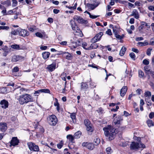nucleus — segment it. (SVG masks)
<instances>
[{"mask_svg":"<svg viewBox=\"0 0 154 154\" xmlns=\"http://www.w3.org/2000/svg\"><path fill=\"white\" fill-rule=\"evenodd\" d=\"M105 136L108 138L109 140H113L116 134V129L112 126L109 125L103 128Z\"/></svg>","mask_w":154,"mask_h":154,"instance_id":"1","label":"nucleus"},{"mask_svg":"<svg viewBox=\"0 0 154 154\" xmlns=\"http://www.w3.org/2000/svg\"><path fill=\"white\" fill-rule=\"evenodd\" d=\"M17 100L19 103L21 105L26 104L29 102L33 101V98L32 96L28 94H26L19 96Z\"/></svg>","mask_w":154,"mask_h":154,"instance_id":"2","label":"nucleus"},{"mask_svg":"<svg viewBox=\"0 0 154 154\" xmlns=\"http://www.w3.org/2000/svg\"><path fill=\"white\" fill-rule=\"evenodd\" d=\"M70 23L71 25L72 29L74 31H75V35H78L80 37H82L83 34L82 32L80 30L75 22L72 20L70 21Z\"/></svg>","mask_w":154,"mask_h":154,"instance_id":"3","label":"nucleus"},{"mask_svg":"<svg viewBox=\"0 0 154 154\" xmlns=\"http://www.w3.org/2000/svg\"><path fill=\"white\" fill-rule=\"evenodd\" d=\"M145 147V146L142 143H139L134 142H132L130 144V148L132 150L137 151L140 148H144Z\"/></svg>","mask_w":154,"mask_h":154,"instance_id":"4","label":"nucleus"},{"mask_svg":"<svg viewBox=\"0 0 154 154\" xmlns=\"http://www.w3.org/2000/svg\"><path fill=\"white\" fill-rule=\"evenodd\" d=\"M47 120L49 124L53 126L56 125L58 121L57 117L54 115L49 116L48 117Z\"/></svg>","mask_w":154,"mask_h":154,"instance_id":"5","label":"nucleus"},{"mask_svg":"<svg viewBox=\"0 0 154 154\" xmlns=\"http://www.w3.org/2000/svg\"><path fill=\"white\" fill-rule=\"evenodd\" d=\"M93 2H95L94 4L88 3L86 5V6L90 10H94L101 3V1H99L96 2L94 1Z\"/></svg>","mask_w":154,"mask_h":154,"instance_id":"6","label":"nucleus"},{"mask_svg":"<svg viewBox=\"0 0 154 154\" xmlns=\"http://www.w3.org/2000/svg\"><path fill=\"white\" fill-rule=\"evenodd\" d=\"M84 124L86 127V130L88 131L92 132L93 129L92 127V125L89 120L88 119H86L84 120Z\"/></svg>","mask_w":154,"mask_h":154,"instance_id":"7","label":"nucleus"},{"mask_svg":"<svg viewBox=\"0 0 154 154\" xmlns=\"http://www.w3.org/2000/svg\"><path fill=\"white\" fill-rule=\"evenodd\" d=\"M27 145L30 150L35 151H39V149L38 146L34 143L32 142L29 143H27Z\"/></svg>","mask_w":154,"mask_h":154,"instance_id":"8","label":"nucleus"},{"mask_svg":"<svg viewBox=\"0 0 154 154\" xmlns=\"http://www.w3.org/2000/svg\"><path fill=\"white\" fill-rule=\"evenodd\" d=\"M73 18L79 23L82 24H86L88 23L87 20H84L82 17L77 15H75Z\"/></svg>","mask_w":154,"mask_h":154,"instance_id":"9","label":"nucleus"},{"mask_svg":"<svg viewBox=\"0 0 154 154\" xmlns=\"http://www.w3.org/2000/svg\"><path fill=\"white\" fill-rule=\"evenodd\" d=\"M103 35V32H99L91 40V43H95L100 40L101 38Z\"/></svg>","mask_w":154,"mask_h":154,"instance_id":"10","label":"nucleus"},{"mask_svg":"<svg viewBox=\"0 0 154 154\" xmlns=\"http://www.w3.org/2000/svg\"><path fill=\"white\" fill-rule=\"evenodd\" d=\"M19 35L23 36H26L29 35V32L26 29H21L20 28L17 29Z\"/></svg>","mask_w":154,"mask_h":154,"instance_id":"11","label":"nucleus"},{"mask_svg":"<svg viewBox=\"0 0 154 154\" xmlns=\"http://www.w3.org/2000/svg\"><path fill=\"white\" fill-rule=\"evenodd\" d=\"M19 143V140L17 139L16 137H14L12 138V139L10 142V145L11 147L12 146H15L17 145Z\"/></svg>","mask_w":154,"mask_h":154,"instance_id":"12","label":"nucleus"},{"mask_svg":"<svg viewBox=\"0 0 154 154\" xmlns=\"http://www.w3.org/2000/svg\"><path fill=\"white\" fill-rule=\"evenodd\" d=\"M24 57L19 55H14L11 58V61L13 62H16L20 60H24Z\"/></svg>","mask_w":154,"mask_h":154,"instance_id":"13","label":"nucleus"},{"mask_svg":"<svg viewBox=\"0 0 154 154\" xmlns=\"http://www.w3.org/2000/svg\"><path fill=\"white\" fill-rule=\"evenodd\" d=\"M56 63L54 62L51 64L48 65L46 69L49 71L52 72L54 71L56 68Z\"/></svg>","mask_w":154,"mask_h":154,"instance_id":"14","label":"nucleus"},{"mask_svg":"<svg viewBox=\"0 0 154 154\" xmlns=\"http://www.w3.org/2000/svg\"><path fill=\"white\" fill-rule=\"evenodd\" d=\"M82 145L83 146H86L88 149L91 150L93 149L94 146L92 143L83 142Z\"/></svg>","mask_w":154,"mask_h":154,"instance_id":"15","label":"nucleus"},{"mask_svg":"<svg viewBox=\"0 0 154 154\" xmlns=\"http://www.w3.org/2000/svg\"><path fill=\"white\" fill-rule=\"evenodd\" d=\"M2 108L5 109L8 106V102L5 100H3L1 101L0 103Z\"/></svg>","mask_w":154,"mask_h":154,"instance_id":"16","label":"nucleus"},{"mask_svg":"<svg viewBox=\"0 0 154 154\" xmlns=\"http://www.w3.org/2000/svg\"><path fill=\"white\" fill-rule=\"evenodd\" d=\"M122 120V119L121 116H118L114 119L113 122L116 125L119 124Z\"/></svg>","mask_w":154,"mask_h":154,"instance_id":"17","label":"nucleus"},{"mask_svg":"<svg viewBox=\"0 0 154 154\" xmlns=\"http://www.w3.org/2000/svg\"><path fill=\"white\" fill-rule=\"evenodd\" d=\"M131 16H134L136 19H138L139 17V15L136 9H134L131 12L130 15Z\"/></svg>","mask_w":154,"mask_h":154,"instance_id":"18","label":"nucleus"},{"mask_svg":"<svg viewBox=\"0 0 154 154\" xmlns=\"http://www.w3.org/2000/svg\"><path fill=\"white\" fill-rule=\"evenodd\" d=\"M62 54H65V58L68 60H71L73 59V56L71 54L69 53L68 52H63Z\"/></svg>","mask_w":154,"mask_h":154,"instance_id":"19","label":"nucleus"},{"mask_svg":"<svg viewBox=\"0 0 154 154\" xmlns=\"http://www.w3.org/2000/svg\"><path fill=\"white\" fill-rule=\"evenodd\" d=\"M7 124L5 123H0V130L2 132H4L7 129Z\"/></svg>","mask_w":154,"mask_h":154,"instance_id":"20","label":"nucleus"},{"mask_svg":"<svg viewBox=\"0 0 154 154\" xmlns=\"http://www.w3.org/2000/svg\"><path fill=\"white\" fill-rule=\"evenodd\" d=\"M127 86H125L122 87L120 91V94L121 96H124L126 93L127 90Z\"/></svg>","mask_w":154,"mask_h":154,"instance_id":"21","label":"nucleus"},{"mask_svg":"<svg viewBox=\"0 0 154 154\" xmlns=\"http://www.w3.org/2000/svg\"><path fill=\"white\" fill-rule=\"evenodd\" d=\"M98 47V45L97 44L95 43H92L91 45L90 46L86 49L87 50H89L93 49H96Z\"/></svg>","mask_w":154,"mask_h":154,"instance_id":"22","label":"nucleus"},{"mask_svg":"<svg viewBox=\"0 0 154 154\" xmlns=\"http://www.w3.org/2000/svg\"><path fill=\"white\" fill-rule=\"evenodd\" d=\"M1 4L5 5L6 7H8L11 5V2L10 0H7L1 3Z\"/></svg>","mask_w":154,"mask_h":154,"instance_id":"23","label":"nucleus"},{"mask_svg":"<svg viewBox=\"0 0 154 154\" xmlns=\"http://www.w3.org/2000/svg\"><path fill=\"white\" fill-rule=\"evenodd\" d=\"M43 58L46 59L49 57L50 53L48 52H45L42 54Z\"/></svg>","mask_w":154,"mask_h":154,"instance_id":"24","label":"nucleus"},{"mask_svg":"<svg viewBox=\"0 0 154 154\" xmlns=\"http://www.w3.org/2000/svg\"><path fill=\"white\" fill-rule=\"evenodd\" d=\"M82 135V133L80 131H78L75 133L74 134V137L75 139L79 138Z\"/></svg>","mask_w":154,"mask_h":154,"instance_id":"25","label":"nucleus"},{"mask_svg":"<svg viewBox=\"0 0 154 154\" xmlns=\"http://www.w3.org/2000/svg\"><path fill=\"white\" fill-rule=\"evenodd\" d=\"M126 48L124 47H122L120 51L119 54L120 56H123L125 54Z\"/></svg>","mask_w":154,"mask_h":154,"instance_id":"26","label":"nucleus"},{"mask_svg":"<svg viewBox=\"0 0 154 154\" xmlns=\"http://www.w3.org/2000/svg\"><path fill=\"white\" fill-rule=\"evenodd\" d=\"M67 138L71 142L73 143L74 139H75L74 136H73L71 135H68L67 136Z\"/></svg>","mask_w":154,"mask_h":154,"instance_id":"27","label":"nucleus"},{"mask_svg":"<svg viewBox=\"0 0 154 154\" xmlns=\"http://www.w3.org/2000/svg\"><path fill=\"white\" fill-rule=\"evenodd\" d=\"M72 44L74 43H77V42L78 43L80 42V41L79 40L77 39V38L76 37H74L73 38V39H71L70 40Z\"/></svg>","mask_w":154,"mask_h":154,"instance_id":"28","label":"nucleus"},{"mask_svg":"<svg viewBox=\"0 0 154 154\" xmlns=\"http://www.w3.org/2000/svg\"><path fill=\"white\" fill-rule=\"evenodd\" d=\"M19 34V32L18 31L17 29L16 30H12L11 32V36L12 37L13 35H17Z\"/></svg>","mask_w":154,"mask_h":154,"instance_id":"29","label":"nucleus"},{"mask_svg":"<svg viewBox=\"0 0 154 154\" xmlns=\"http://www.w3.org/2000/svg\"><path fill=\"white\" fill-rule=\"evenodd\" d=\"M94 142L95 145H97L100 142V139L97 137H96L94 140Z\"/></svg>","mask_w":154,"mask_h":154,"instance_id":"30","label":"nucleus"},{"mask_svg":"<svg viewBox=\"0 0 154 154\" xmlns=\"http://www.w3.org/2000/svg\"><path fill=\"white\" fill-rule=\"evenodd\" d=\"M56 102L54 103V105L55 106H56V109L58 111H59L60 110V104L58 102L57 100L55 99Z\"/></svg>","mask_w":154,"mask_h":154,"instance_id":"31","label":"nucleus"},{"mask_svg":"<svg viewBox=\"0 0 154 154\" xmlns=\"http://www.w3.org/2000/svg\"><path fill=\"white\" fill-rule=\"evenodd\" d=\"M11 47L13 49L16 50H20L21 49L19 45L17 44L12 45L11 46Z\"/></svg>","mask_w":154,"mask_h":154,"instance_id":"32","label":"nucleus"},{"mask_svg":"<svg viewBox=\"0 0 154 154\" xmlns=\"http://www.w3.org/2000/svg\"><path fill=\"white\" fill-rule=\"evenodd\" d=\"M147 123L149 127L154 126V123L153 122L152 120H147Z\"/></svg>","mask_w":154,"mask_h":154,"instance_id":"33","label":"nucleus"},{"mask_svg":"<svg viewBox=\"0 0 154 154\" xmlns=\"http://www.w3.org/2000/svg\"><path fill=\"white\" fill-rule=\"evenodd\" d=\"M106 151L107 154H111L113 152V151L110 147H108L106 149Z\"/></svg>","mask_w":154,"mask_h":154,"instance_id":"34","label":"nucleus"},{"mask_svg":"<svg viewBox=\"0 0 154 154\" xmlns=\"http://www.w3.org/2000/svg\"><path fill=\"white\" fill-rule=\"evenodd\" d=\"M138 44L140 46L146 45L148 44V42L146 41H145L143 42H139Z\"/></svg>","mask_w":154,"mask_h":154,"instance_id":"35","label":"nucleus"},{"mask_svg":"<svg viewBox=\"0 0 154 154\" xmlns=\"http://www.w3.org/2000/svg\"><path fill=\"white\" fill-rule=\"evenodd\" d=\"M144 69L146 73L149 72H151L150 69H149V66H144Z\"/></svg>","mask_w":154,"mask_h":154,"instance_id":"36","label":"nucleus"},{"mask_svg":"<svg viewBox=\"0 0 154 154\" xmlns=\"http://www.w3.org/2000/svg\"><path fill=\"white\" fill-rule=\"evenodd\" d=\"M63 142L62 140L60 141V142L57 144V147L59 149H60L63 146Z\"/></svg>","mask_w":154,"mask_h":154,"instance_id":"37","label":"nucleus"},{"mask_svg":"<svg viewBox=\"0 0 154 154\" xmlns=\"http://www.w3.org/2000/svg\"><path fill=\"white\" fill-rule=\"evenodd\" d=\"M88 85L85 83L82 82L81 84V88L86 89L87 88Z\"/></svg>","mask_w":154,"mask_h":154,"instance_id":"38","label":"nucleus"},{"mask_svg":"<svg viewBox=\"0 0 154 154\" xmlns=\"http://www.w3.org/2000/svg\"><path fill=\"white\" fill-rule=\"evenodd\" d=\"M10 29V28L8 26H0V29L6 30H8Z\"/></svg>","mask_w":154,"mask_h":154,"instance_id":"39","label":"nucleus"},{"mask_svg":"<svg viewBox=\"0 0 154 154\" xmlns=\"http://www.w3.org/2000/svg\"><path fill=\"white\" fill-rule=\"evenodd\" d=\"M144 94L146 97H150L151 95V93L150 91H147Z\"/></svg>","mask_w":154,"mask_h":154,"instance_id":"40","label":"nucleus"},{"mask_svg":"<svg viewBox=\"0 0 154 154\" xmlns=\"http://www.w3.org/2000/svg\"><path fill=\"white\" fill-rule=\"evenodd\" d=\"M139 76L140 78H142L143 77L144 74L143 72L141 70H139L138 72Z\"/></svg>","mask_w":154,"mask_h":154,"instance_id":"41","label":"nucleus"},{"mask_svg":"<svg viewBox=\"0 0 154 154\" xmlns=\"http://www.w3.org/2000/svg\"><path fill=\"white\" fill-rule=\"evenodd\" d=\"M0 92L2 93H5L6 92V90L5 88H0Z\"/></svg>","mask_w":154,"mask_h":154,"instance_id":"42","label":"nucleus"},{"mask_svg":"<svg viewBox=\"0 0 154 154\" xmlns=\"http://www.w3.org/2000/svg\"><path fill=\"white\" fill-rule=\"evenodd\" d=\"M13 7H15L17 5V2L16 0H12Z\"/></svg>","mask_w":154,"mask_h":154,"instance_id":"43","label":"nucleus"},{"mask_svg":"<svg viewBox=\"0 0 154 154\" xmlns=\"http://www.w3.org/2000/svg\"><path fill=\"white\" fill-rule=\"evenodd\" d=\"M130 56V57L133 60H135V55L132 52L131 53L129 54Z\"/></svg>","mask_w":154,"mask_h":154,"instance_id":"44","label":"nucleus"},{"mask_svg":"<svg viewBox=\"0 0 154 154\" xmlns=\"http://www.w3.org/2000/svg\"><path fill=\"white\" fill-rule=\"evenodd\" d=\"M41 90V92L49 93L50 92V91L48 89H42Z\"/></svg>","mask_w":154,"mask_h":154,"instance_id":"45","label":"nucleus"},{"mask_svg":"<svg viewBox=\"0 0 154 154\" xmlns=\"http://www.w3.org/2000/svg\"><path fill=\"white\" fill-rule=\"evenodd\" d=\"M143 64L147 65L149 64V61L147 59H144L143 60Z\"/></svg>","mask_w":154,"mask_h":154,"instance_id":"46","label":"nucleus"},{"mask_svg":"<svg viewBox=\"0 0 154 154\" xmlns=\"http://www.w3.org/2000/svg\"><path fill=\"white\" fill-rule=\"evenodd\" d=\"M75 115L76 114L75 113H71L70 117L72 120H73L75 119Z\"/></svg>","mask_w":154,"mask_h":154,"instance_id":"47","label":"nucleus"},{"mask_svg":"<svg viewBox=\"0 0 154 154\" xmlns=\"http://www.w3.org/2000/svg\"><path fill=\"white\" fill-rule=\"evenodd\" d=\"M97 111L100 114L103 113V110L101 107H100L97 110Z\"/></svg>","mask_w":154,"mask_h":154,"instance_id":"48","label":"nucleus"},{"mask_svg":"<svg viewBox=\"0 0 154 154\" xmlns=\"http://www.w3.org/2000/svg\"><path fill=\"white\" fill-rule=\"evenodd\" d=\"M3 50L4 51V52L3 53V56L6 57L8 53V51L7 50L3 49Z\"/></svg>","mask_w":154,"mask_h":154,"instance_id":"49","label":"nucleus"},{"mask_svg":"<svg viewBox=\"0 0 154 154\" xmlns=\"http://www.w3.org/2000/svg\"><path fill=\"white\" fill-rule=\"evenodd\" d=\"M36 35L39 37L42 38L43 37V35L39 32H37L35 33Z\"/></svg>","mask_w":154,"mask_h":154,"instance_id":"50","label":"nucleus"},{"mask_svg":"<svg viewBox=\"0 0 154 154\" xmlns=\"http://www.w3.org/2000/svg\"><path fill=\"white\" fill-rule=\"evenodd\" d=\"M152 50V49L151 48H148L147 49V51L146 52L147 55L148 56H150L151 55V52Z\"/></svg>","mask_w":154,"mask_h":154,"instance_id":"51","label":"nucleus"},{"mask_svg":"<svg viewBox=\"0 0 154 154\" xmlns=\"http://www.w3.org/2000/svg\"><path fill=\"white\" fill-rule=\"evenodd\" d=\"M35 29V27L33 26H32L28 29L31 32H33Z\"/></svg>","mask_w":154,"mask_h":154,"instance_id":"52","label":"nucleus"},{"mask_svg":"<svg viewBox=\"0 0 154 154\" xmlns=\"http://www.w3.org/2000/svg\"><path fill=\"white\" fill-rule=\"evenodd\" d=\"M115 36L116 37V38H118L119 39H121L123 38L124 36L123 35L121 36L119 35L116 34V35Z\"/></svg>","mask_w":154,"mask_h":154,"instance_id":"53","label":"nucleus"},{"mask_svg":"<svg viewBox=\"0 0 154 154\" xmlns=\"http://www.w3.org/2000/svg\"><path fill=\"white\" fill-rule=\"evenodd\" d=\"M148 9L151 11H154V5H150L148 7Z\"/></svg>","mask_w":154,"mask_h":154,"instance_id":"54","label":"nucleus"},{"mask_svg":"<svg viewBox=\"0 0 154 154\" xmlns=\"http://www.w3.org/2000/svg\"><path fill=\"white\" fill-rule=\"evenodd\" d=\"M106 33L109 35H111L112 34L111 30L110 29L107 30L106 32Z\"/></svg>","mask_w":154,"mask_h":154,"instance_id":"55","label":"nucleus"},{"mask_svg":"<svg viewBox=\"0 0 154 154\" xmlns=\"http://www.w3.org/2000/svg\"><path fill=\"white\" fill-rule=\"evenodd\" d=\"M150 44L151 45H154V38H152L150 40Z\"/></svg>","mask_w":154,"mask_h":154,"instance_id":"56","label":"nucleus"},{"mask_svg":"<svg viewBox=\"0 0 154 154\" xmlns=\"http://www.w3.org/2000/svg\"><path fill=\"white\" fill-rule=\"evenodd\" d=\"M40 92H41V90H39L37 91H35L34 93V94H36V95L38 96Z\"/></svg>","mask_w":154,"mask_h":154,"instance_id":"57","label":"nucleus"},{"mask_svg":"<svg viewBox=\"0 0 154 154\" xmlns=\"http://www.w3.org/2000/svg\"><path fill=\"white\" fill-rule=\"evenodd\" d=\"M119 109V107L118 106H116V108H113L111 109V111L112 112H116L117 111L118 109Z\"/></svg>","mask_w":154,"mask_h":154,"instance_id":"58","label":"nucleus"},{"mask_svg":"<svg viewBox=\"0 0 154 154\" xmlns=\"http://www.w3.org/2000/svg\"><path fill=\"white\" fill-rule=\"evenodd\" d=\"M149 117L150 119H152L154 117V113L153 112H151L149 114Z\"/></svg>","mask_w":154,"mask_h":154,"instance_id":"59","label":"nucleus"},{"mask_svg":"<svg viewBox=\"0 0 154 154\" xmlns=\"http://www.w3.org/2000/svg\"><path fill=\"white\" fill-rule=\"evenodd\" d=\"M145 28V26H144V25H141L139 27V31L141 32L142 31V30Z\"/></svg>","mask_w":154,"mask_h":154,"instance_id":"60","label":"nucleus"},{"mask_svg":"<svg viewBox=\"0 0 154 154\" xmlns=\"http://www.w3.org/2000/svg\"><path fill=\"white\" fill-rule=\"evenodd\" d=\"M87 45V43L86 42H83L82 44V46L86 50V49L87 48H85L86 46Z\"/></svg>","mask_w":154,"mask_h":154,"instance_id":"61","label":"nucleus"},{"mask_svg":"<svg viewBox=\"0 0 154 154\" xmlns=\"http://www.w3.org/2000/svg\"><path fill=\"white\" fill-rule=\"evenodd\" d=\"M34 0H25L26 3L27 4H30L32 2H33Z\"/></svg>","mask_w":154,"mask_h":154,"instance_id":"62","label":"nucleus"},{"mask_svg":"<svg viewBox=\"0 0 154 154\" xmlns=\"http://www.w3.org/2000/svg\"><path fill=\"white\" fill-rule=\"evenodd\" d=\"M2 13L3 15H6L7 14H6V8H4V9L2 10V11L1 12Z\"/></svg>","mask_w":154,"mask_h":154,"instance_id":"63","label":"nucleus"},{"mask_svg":"<svg viewBox=\"0 0 154 154\" xmlns=\"http://www.w3.org/2000/svg\"><path fill=\"white\" fill-rule=\"evenodd\" d=\"M19 68L17 67H14L13 69V72H17Z\"/></svg>","mask_w":154,"mask_h":154,"instance_id":"64","label":"nucleus"}]
</instances>
